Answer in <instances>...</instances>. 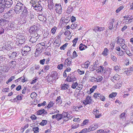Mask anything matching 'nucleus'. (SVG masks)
I'll return each mask as SVG.
<instances>
[{"mask_svg":"<svg viewBox=\"0 0 133 133\" xmlns=\"http://www.w3.org/2000/svg\"><path fill=\"white\" fill-rule=\"evenodd\" d=\"M69 85L66 84L64 83L61 85V88L62 90H66L69 88Z\"/></svg>","mask_w":133,"mask_h":133,"instance_id":"nucleus-16","label":"nucleus"},{"mask_svg":"<svg viewBox=\"0 0 133 133\" xmlns=\"http://www.w3.org/2000/svg\"><path fill=\"white\" fill-rule=\"evenodd\" d=\"M38 29L36 26H32L30 28L29 32L31 33L35 34L36 33V31Z\"/></svg>","mask_w":133,"mask_h":133,"instance_id":"nucleus-11","label":"nucleus"},{"mask_svg":"<svg viewBox=\"0 0 133 133\" xmlns=\"http://www.w3.org/2000/svg\"><path fill=\"white\" fill-rule=\"evenodd\" d=\"M47 121L46 120H43L42 122H41L39 124L42 126L45 125L47 123Z\"/></svg>","mask_w":133,"mask_h":133,"instance_id":"nucleus-38","label":"nucleus"},{"mask_svg":"<svg viewBox=\"0 0 133 133\" xmlns=\"http://www.w3.org/2000/svg\"><path fill=\"white\" fill-rule=\"evenodd\" d=\"M73 9V7H72L70 5L68 7L67 9V10L66 11V13L68 14L70 13Z\"/></svg>","mask_w":133,"mask_h":133,"instance_id":"nucleus-21","label":"nucleus"},{"mask_svg":"<svg viewBox=\"0 0 133 133\" xmlns=\"http://www.w3.org/2000/svg\"><path fill=\"white\" fill-rule=\"evenodd\" d=\"M32 6L35 8V9L36 10H38V8L39 7H40V6H39L38 5L36 4H32Z\"/></svg>","mask_w":133,"mask_h":133,"instance_id":"nucleus-48","label":"nucleus"},{"mask_svg":"<svg viewBox=\"0 0 133 133\" xmlns=\"http://www.w3.org/2000/svg\"><path fill=\"white\" fill-rule=\"evenodd\" d=\"M73 56L72 58L73 59L74 58L77 57L78 56L77 54L76 53V52L75 51H74L72 54Z\"/></svg>","mask_w":133,"mask_h":133,"instance_id":"nucleus-49","label":"nucleus"},{"mask_svg":"<svg viewBox=\"0 0 133 133\" xmlns=\"http://www.w3.org/2000/svg\"><path fill=\"white\" fill-rule=\"evenodd\" d=\"M79 125V124H74L72 125V128L71 129H76L78 127V125Z\"/></svg>","mask_w":133,"mask_h":133,"instance_id":"nucleus-44","label":"nucleus"},{"mask_svg":"<svg viewBox=\"0 0 133 133\" xmlns=\"http://www.w3.org/2000/svg\"><path fill=\"white\" fill-rule=\"evenodd\" d=\"M24 6V4H23L20 2L18 1L15 6V11L17 13L20 12L22 11V9Z\"/></svg>","mask_w":133,"mask_h":133,"instance_id":"nucleus-2","label":"nucleus"},{"mask_svg":"<svg viewBox=\"0 0 133 133\" xmlns=\"http://www.w3.org/2000/svg\"><path fill=\"white\" fill-rule=\"evenodd\" d=\"M96 80H94V81H97V82H100L103 79V77L101 76H99L97 77L96 78H95Z\"/></svg>","mask_w":133,"mask_h":133,"instance_id":"nucleus-25","label":"nucleus"},{"mask_svg":"<svg viewBox=\"0 0 133 133\" xmlns=\"http://www.w3.org/2000/svg\"><path fill=\"white\" fill-rule=\"evenodd\" d=\"M3 17L5 18H7L10 17L7 12L6 13H4V14L3 15Z\"/></svg>","mask_w":133,"mask_h":133,"instance_id":"nucleus-59","label":"nucleus"},{"mask_svg":"<svg viewBox=\"0 0 133 133\" xmlns=\"http://www.w3.org/2000/svg\"><path fill=\"white\" fill-rule=\"evenodd\" d=\"M46 104V102L45 101H44L43 103L41 104H38V106L40 107L41 106H44Z\"/></svg>","mask_w":133,"mask_h":133,"instance_id":"nucleus-57","label":"nucleus"},{"mask_svg":"<svg viewBox=\"0 0 133 133\" xmlns=\"http://www.w3.org/2000/svg\"><path fill=\"white\" fill-rule=\"evenodd\" d=\"M82 106L79 107L78 106H76V107L74 106L73 108H74L75 110L76 111H79V110L82 107Z\"/></svg>","mask_w":133,"mask_h":133,"instance_id":"nucleus-43","label":"nucleus"},{"mask_svg":"<svg viewBox=\"0 0 133 133\" xmlns=\"http://www.w3.org/2000/svg\"><path fill=\"white\" fill-rule=\"evenodd\" d=\"M45 61V59H43L40 60L39 62L41 64L43 65L44 64Z\"/></svg>","mask_w":133,"mask_h":133,"instance_id":"nucleus-55","label":"nucleus"},{"mask_svg":"<svg viewBox=\"0 0 133 133\" xmlns=\"http://www.w3.org/2000/svg\"><path fill=\"white\" fill-rule=\"evenodd\" d=\"M28 124H26L23 127V128H21V130H23L22 132H23L24 131V130L27 128H28Z\"/></svg>","mask_w":133,"mask_h":133,"instance_id":"nucleus-58","label":"nucleus"},{"mask_svg":"<svg viewBox=\"0 0 133 133\" xmlns=\"http://www.w3.org/2000/svg\"><path fill=\"white\" fill-rule=\"evenodd\" d=\"M7 21V20L4 19H3L1 18H0V25H2L4 24V23H5H5Z\"/></svg>","mask_w":133,"mask_h":133,"instance_id":"nucleus-31","label":"nucleus"},{"mask_svg":"<svg viewBox=\"0 0 133 133\" xmlns=\"http://www.w3.org/2000/svg\"><path fill=\"white\" fill-rule=\"evenodd\" d=\"M92 101L91 97L88 96L87 97L85 100L83 101V103L85 105L89 104L91 103Z\"/></svg>","mask_w":133,"mask_h":133,"instance_id":"nucleus-6","label":"nucleus"},{"mask_svg":"<svg viewBox=\"0 0 133 133\" xmlns=\"http://www.w3.org/2000/svg\"><path fill=\"white\" fill-rule=\"evenodd\" d=\"M110 132V131H106L102 129L98 130L97 131V133H109Z\"/></svg>","mask_w":133,"mask_h":133,"instance_id":"nucleus-27","label":"nucleus"},{"mask_svg":"<svg viewBox=\"0 0 133 133\" xmlns=\"http://www.w3.org/2000/svg\"><path fill=\"white\" fill-rule=\"evenodd\" d=\"M93 97H94L96 98V99H99L101 98L102 95L99 93H96L94 94Z\"/></svg>","mask_w":133,"mask_h":133,"instance_id":"nucleus-17","label":"nucleus"},{"mask_svg":"<svg viewBox=\"0 0 133 133\" xmlns=\"http://www.w3.org/2000/svg\"><path fill=\"white\" fill-rule=\"evenodd\" d=\"M29 91V90L28 88L26 87H24L23 89L22 90V93L23 94H25L26 92V93L27 95H28V93Z\"/></svg>","mask_w":133,"mask_h":133,"instance_id":"nucleus-15","label":"nucleus"},{"mask_svg":"<svg viewBox=\"0 0 133 133\" xmlns=\"http://www.w3.org/2000/svg\"><path fill=\"white\" fill-rule=\"evenodd\" d=\"M125 52L129 56H132V54L130 53V51L128 49H126Z\"/></svg>","mask_w":133,"mask_h":133,"instance_id":"nucleus-42","label":"nucleus"},{"mask_svg":"<svg viewBox=\"0 0 133 133\" xmlns=\"http://www.w3.org/2000/svg\"><path fill=\"white\" fill-rule=\"evenodd\" d=\"M94 30L96 33H97L99 31V27L97 26L95 27L94 29Z\"/></svg>","mask_w":133,"mask_h":133,"instance_id":"nucleus-61","label":"nucleus"},{"mask_svg":"<svg viewBox=\"0 0 133 133\" xmlns=\"http://www.w3.org/2000/svg\"><path fill=\"white\" fill-rule=\"evenodd\" d=\"M63 65L62 64H61L60 65H58L57 66V68L59 69H62L63 68Z\"/></svg>","mask_w":133,"mask_h":133,"instance_id":"nucleus-64","label":"nucleus"},{"mask_svg":"<svg viewBox=\"0 0 133 133\" xmlns=\"http://www.w3.org/2000/svg\"><path fill=\"white\" fill-rule=\"evenodd\" d=\"M71 17L70 16H68L66 18L64 21V22L65 23H67L70 20Z\"/></svg>","mask_w":133,"mask_h":133,"instance_id":"nucleus-50","label":"nucleus"},{"mask_svg":"<svg viewBox=\"0 0 133 133\" xmlns=\"http://www.w3.org/2000/svg\"><path fill=\"white\" fill-rule=\"evenodd\" d=\"M123 8V7L122 6H119L116 10V12L117 13H118L121 10H122Z\"/></svg>","mask_w":133,"mask_h":133,"instance_id":"nucleus-51","label":"nucleus"},{"mask_svg":"<svg viewBox=\"0 0 133 133\" xmlns=\"http://www.w3.org/2000/svg\"><path fill=\"white\" fill-rule=\"evenodd\" d=\"M54 104V103L53 102L50 101L49 102L48 105L47 106V107L48 109L50 108L53 107Z\"/></svg>","mask_w":133,"mask_h":133,"instance_id":"nucleus-37","label":"nucleus"},{"mask_svg":"<svg viewBox=\"0 0 133 133\" xmlns=\"http://www.w3.org/2000/svg\"><path fill=\"white\" fill-rule=\"evenodd\" d=\"M57 29V28L55 26L53 28H52L51 30V32L52 34H54L55 33Z\"/></svg>","mask_w":133,"mask_h":133,"instance_id":"nucleus-34","label":"nucleus"},{"mask_svg":"<svg viewBox=\"0 0 133 133\" xmlns=\"http://www.w3.org/2000/svg\"><path fill=\"white\" fill-rule=\"evenodd\" d=\"M111 59L114 62H116L117 61L116 57L112 55H111Z\"/></svg>","mask_w":133,"mask_h":133,"instance_id":"nucleus-52","label":"nucleus"},{"mask_svg":"<svg viewBox=\"0 0 133 133\" xmlns=\"http://www.w3.org/2000/svg\"><path fill=\"white\" fill-rule=\"evenodd\" d=\"M37 115H41L42 114L45 115L47 114L48 112L47 111L45 110L44 109L42 108L38 110L37 112Z\"/></svg>","mask_w":133,"mask_h":133,"instance_id":"nucleus-9","label":"nucleus"},{"mask_svg":"<svg viewBox=\"0 0 133 133\" xmlns=\"http://www.w3.org/2000/svg\"><path fill=\"white\" fill-rule=\"evenodd\" d=\"M62 115L63 117V119L65 121H68L69 119H70L71 118L70 115L69 114L68 112H66L64 111Z\"/></svg>","mask_w":133,"mask_h":133,"instance_id":"nucleus-3","label":"nucleus"},{"mask_svg":"<svg viewBox=\"0 0 133 133\" xmlns=\"http://www.w3.org/2000/svg\"><path fill=\"white\" fill-rule=\"evenodd\" d=\"M43 47L41 46L39 44L37 45L36 50H43Z\"/></svg>","mask_w":133,"mask_h":133,"instance_id":"nucleus-30","label":"nucleus"},{"mask_svg":"<svg viewBox=\"0 0 133 133\" xmlns=\"http://www.w3.org/2000/svg\"><path fill=\"white\" fill-rule=\"evenodd\" d=\"M79 49L80 50H83L85 49V48H87V46H85L84 45H83L82 43H81L80 44L79 47Z\"/></svg>","mask_w":133,"mask_h":133,"instance_id":"nucleus-18","label":"nucleus"},{"mask_svg":"<svg viewBox=\"0 0 133 133\" xmlns=\"http://www.w3.org/2000/svg\"><path fill=\"white\" fill-rule=\"evenodd\" d=\"M109 51L108 49L105 48L104 50L103 51L102 54L104 56H106L108 55V52Z\"/></svg>","mask_w":133,"mask_h":133,"instance_id":"nucleus-24","label":"nucleus"},{"mask_svg":"<svg viewBox=\"0 0 133 133\" xmlns=\"http://www.w3.org/2000/svg\"><path fill=\"white\" fill-rule=\"evenodd\" d=\"M116 53L118 56H122L124 54L123 51L122 50L118 52H117Z\"/></svg>","mask_w":133,"mask_h":133,"instance_id":"nucleus-40","label":"nucleus"},{"mask_svg":"<svg viewBox=\"0 0 133 133\" xmlns=\"http://www.w3.org/2000/svg\"><path fill=\"white\" fill-rule=\"evenodd\" d=\"M76 78L74 76H68L65 79V81L69 82H74V81H76Z\"/></svg>","mask_w":133,"mask_h":133,"instance_id":"nucleus-7","label":"nucleus"},{"mask_svg":"<svg viewBox=\"0 0 133 133\" xmlns=\"http://www.w3.org/2000/svg\"><path fill=\"white\" fill-rule=\"evenodd\" d=\"M96 71H97V72L98 73H104L105 72L104 68L102 66H98L97 69L96 70Z\"/></svg>","mask_w":133,"mask_h":133,"instance_id":"nucleus-12","label":"nucleus"},{"mask_svg":"<svg viewBox=\"0 0 133 133\" xmlns=\"http://www.w3.org/2000/svg\"><path fill=\"white\" fill-rule=\"evenodd\" d=\"M15 10V9H13V8H12L7 12L9 17H12L13 16V15L15 13H17Z\"/></svg>","mask_w":133,"mask_h":133,"instance_id":"nucleus-10","label":"nucleus"},{"mask_svg":"<svg viewBox=\"0 0 133 133\" xmlns=\"http://www.w3.org/2000/svg\"><path fill=\"white\" fill-rule=\"evenodd\" d=\"M30 50L31 49L30 47L29 46H28V45H26L22 50V53L25 52H29Z\"/></svg>","mask_w":133,"mask_h":133,"instance_id":"nucleus-13","label":"nucleus"},{"mask_svg":"<svg viewBox=\"0 0 133 133\" xmlns=\"http://www.w3.org/2000/svg\"><path fill=\"white\" fill-rule=\"evenodd\" d=\"M12 3V0H0V13L3 12L6 8L10 7Z\"/></svg>","mask_w":133,"mask_h":133,"instance_id":"nucleus-1","label":"nucleus"},{"mask_svg":"<svg viewBox=\"0 0 133 133\" xmlns=\"http://www.w3.org/2000/svg\"><path fill=\"white\" fill-rule=\"evenodd\" d=\"M4 29L2 27H0V35H2L4 32Z\"/></svg>","mask_w":133,"mask_h":133,"instance_id":"nucleus-62","label":"nucleus"},{"mask_svg":"<svg viewBox=\"0 0 133 133\" xmlns=\"http://www.w3.org/2000/svg\"><path fill=\"white\" fill-rule=\"evenodd\" d=\"M51 66L49 65H47L44 66V69L45 70H48L50 68Z\"/></svg>","mask_w":133,"mask_h":133,"instance_id":"nucleus-63","label":"nucleus"},{"mask_svg":"<svg viewBox=\"0 0 133 133\" xmlns=\"http://www.w3.org/2000/svg\"><path fill=\"white\" fill-rule=\"evenodd\" d=\"M37 95V94L35 92H33L31 94L30 96L31 98H35V96H36Z\"/></svg>","mask_w":133,"mask_h":133,"instance_id":"nucleus-46","label":"nucleus"},{"mask_svg":"<svg viewBox=\"0 0 133 133\" xmlns=\"http://www.w3.org/2000/svg\"><path fill=\"white\" fill-rule=\"evenodd\" d=\"M42 51L43 50H36L35 53V55L37 56L38 54H40Z\"/></svg>","mask_w":133,"mask_h":133,"instance_id":"nucleus-53","label":"nucleus"},{"mask_svg":"<svg viewBox=\"0 0 133 133\" xmlns=\"http://www.w3.org/2000/svg\"><path fill=\"white\" fill-rule=\"evenodd\" d=\"M22 14L26 16L29 15V14H30V11L25 5L22 9Z\"/></svg>","mask_w":133,"mask_h":133,"instance_id":"nucleus-5","label":"nucleus"},{"mask_svg":"<svg viewBox=\"0 0 133 133\" xmlns=\"http://www.w3.org/2000/svg\"><path fill=\"white\" fill-rule=\"evenodd\" d=\"M71 59L69 58H67L65 60L63 66L65 67H67L68 66H69L71 63Z\"/></svg>","mask_w":133,"mask_h":133,"instance_id":"nucleus-8","label":"nucleus"},{"mask_svg":"<svg viewBox=\"0 0 133 133\" xmlns=\"http://www.w3.org/2000/svg\"><path fill=\"white\" fill-rule=\"evenodd\" d=\"M116 42H125V40L123 39L122 37L118 36L116 39Z\"/></svg>","mask_w":133,"mask_h":133,"instance_id":"nucleus-26","label":"nucleus"},{"mask_svg":"<svg viewBox=\"0 0 133 133\" xmlns=\"http://www.w3.org/2000/svg\"><path fill=\"white\" fill-rule=\"evenodd\" d=\"M91 130H94L98 127V125L97 124H94L90 127Z\"/></svg>","mask_w":133,"mask_h":133,"instance_id":"nucleus-22","label":"nucleus"},{"mask_svg":"<svg viewBox=\"0 0 133 133\" xmlns=\"http://www.w3.org/2000/svg\"><path fill=\"white\" fill-rule=\"evenodd\" d=\"M63 118V117L62 114L58 113L56 114V119L58 121H59Z\"/></svg>","mask_w":133,"mask_h":133,"instance_id":"nucleus-19","label":"nucleus"},{"mask_svg":"<svg viewBox=\"0 0 133 133\" xmlns=\"http://www.w3.org/2000/svg\"><path fill=\"white\" fill-rule=\"evenodd\" d=\"M78 85V83L77 82H73V83L71 85V88L74 89H75L76 88V87Z\"/></svg>","mask_w":133,"mask_h":133,"instance_id":"nucleus-35","label":"nucleus"},{"mask_svg":"<svg viewBox=\"0 0 133 133\" xmlns=\"http://www.w3.org/2000/svg\"><path fill=\"white\" fill-rule=\"evenodd\" d=\"M56 101L58 103H59L60 104L62 103V100L61 99L60 96H59L57 97L56 99Z\"/></svg>","mask_w":133,"mask_h":133,"instance_id":"nucleus-45","label":"nucleus"},{"mask_svg":"<svg viewBox=\"0 0 133 133\" xmlns=\"http://www.w3.org/2000/svg\"><path fill=\"white\" fill-rule=\"evenodd\" d=\"M77 71L78 73L80 75H82L84 73V72L83 70H81L79 69L77 70Z\"/></svg>","mask_w":133,"mask_h":133,"instance_id":"nucleus-60","label":"nucleus"},{"mask_svg":"<svg viewBox=\"0 0 133 133\" xmlns=\"http://www.w3.org/2000/svg\"><path fill=\"white\" fill-rule=\"evenodd\" d=\"M132 71L133 72V67H130L129 68H127V70L125 71L124 72H125L127 75H128L130 74V73H131V72Z\"/></svg>","mask_w":133,"mask_h":133,"instance_id":"nucleus-14","label":"nucleus"},{"mask_svg":"<svg viewBox=\"0 0 133 133\" xmlns=\"http://www.w3.org/2000/svg\"><path fill=\"white\" fill-rule=\"evenodd\" d=\"M114 69L117 72H118L120 70V66H116L114 67Z\"/></svg>","mask_w":133,"mask_h":133,"instance_id":"nucleus-36","label":"nucleus"},{"mask_svg":"<svg viewBox=\"0 0 133 133\" xmlns=\"http://www.w3.org/2000/svg\"><path fill=\"white\" fill-rule=\"evenodd\" d=\"M115 21V19H112V21L110 22V25L109 27V29H110L111 30L112 29V27H113V23L114 22V21Z\"/></svg>","mask_w":133,"mask_h":133,"instance_id":"nucleus-33","label":"nucleus"},{"mask_svg":"<svg viewBox=\"0 0 133 133\" xmlns=\"http://www.w3.org/2000/svg\"><path fill=\"white\" fill-rule=\"evenodd\" d=\"M94 66H92V65L91 66L90 68V69L91 71H94L97 68H98V66L97 65H93Z\"/></svg>","mask_w":133,"mask_h":133,"instance_id":"nucleus-28","label":"nucleus"},{"mask_svg":"<svg viewBox=\"0 0 133 133\" xmlns=\"http://www.w3.org/2000/svg\"><path fill=\"white\" fill-rule=\"evenodd\" d=\"M32 130L35 133H38L39 132V128L38 127H35L32 128Z\"/></svg>","mask_w":133,"mask_h":133,"instance_id":"nucleus-39","label":"nucleus"},{"mask_svg":"<svg viewBox=\"0 0 133 133\" xmlns=\"http://www.w3.org/2000/svg\"><path fill=\"white\" fill-rule=\"evenodd\" d=\"M120 76L117 74H116L113 77V78L116 80H118L120 78Z\"/></svg>","mask_w":133,"mask_h":133,"instance_id":"nucleus-32","label":"nucleus"},{"mask_svg":"<svg viewBox=\"0 0 133 133\" xmlns=\"http://www.w3.org/2000/svg\"><path fill=\"white\" fill-rule=\"evenodd\" d=\"M121 45L122 46V48L124 50L127 49H126L127 48V47L124 43L121 44Z\"/></svg>","mask_w":133,"mask_h":133,"instance_id":"nucleus-56","label":"nucleus"},{"mask_svg":"<svg viewBox=\"0 0 133 133\" xmlns=\"http://www.w3.org/2000/svg\"><path fill=\"white\" fill-rule=\"evenodd\" d=\"M46 78H47L48 81L50 82H52V81L55 79L53 77L51 76V75H50V76L47 75L46 77Z\"/></svg>","mask_w":133,"mask_h":133,"instance_id":"nucleus-23","label":"nucleus"},{"mask_svg":"<svg viewBox=\"0 0 133 133\" xmlns=\"http://www.w3.org/2000/svg\"><path fill=\"white\" fill-rule=\"evenodd\" d=\"M68 44L67 43H66L65 44H64L63 45L61 46L60 49L61 50H64L66 47L67 45H68Z\"/></svg>","mask_w":133,"mask_h":133,"instance_id":"nucleus-41","label":"nucleus"},{"mask_svg":"<svg viewBox=\"0 0 133 133\" xmlns=\"http://www.w3.org/2000/svg\"><path fill=\"white\" fill-rule=\"evenodd\" d=\"M21 81L22 82H24L27 81V78H25L24 76L21 77Z\"/></svg>","mask_w":133,"mask_h":133,"instance_id":"nucleus-47","label":"nucleus"},{"mask_svg":"<svg viewBox=\"0 0 133 133\" xmlns=\"http://www.w3.org/2000/svg\"><path fill=\"white\" fill-rule=\"evenodd\" d=\"M57 73L56 71H53L51 73V76L53 77L55 79L56 78H57L58 77H57Z\"/></svg>","mask_w":133,"mask_h":133,"instance_id":"nucleus-20","label":"nucleus"},{"mask_svg":"<svg viewBox=\"0 0 133 133\" xmlns=\"http://www.w3.org/2000/svg\"><path fill=\"white\" fill-rule=\"evenodd\" d=\"M77 26V24L76 23L72 24L71 25L70 28L72 29H73L75 28Z\"/></svg>","mask_w":133,"mask_h":133,"instance_id":"nucleus-54","label":"nucleus"},{"mask_svg":"<svg viewBox=\"0 0 133 133\" xmlns=\"http://www.w3.org/2000/svg\"><path fill=\"white\" fill-rule=\"evenodd\" d=\"M11 54V55L9 56V57L11 59L15 58L16 57L17 54V53L15 52H12Z\"/></svg>","mask_w":133,"mask_h":133,"instance_id":"nucleus-29","label":"nucleus"},{"mask_svg":"<svg viewBox=\"0 0 133 133\" xmlns=\"http://www.w3.org/2000/svg\"><path fill=\"white\" fill-rule=\"evenodd\" d=\"M55 7L56 11L57 13L59 14H61L62 9L60 4H56L55 5Z\"/></svg>","mask_w":133,"mask_h":133,"instance_id":"nucleus-4","label":"nucleus"}]
</instances>
